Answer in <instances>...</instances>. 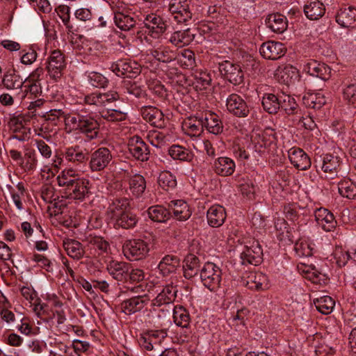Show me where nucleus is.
I'll list each match as a JSON object with an SVG mask.
<instances>
[{
  "instance_id": "obj_37",
  "label": "nucleus",
  "mask_w": 356,
  "mask_h": 356,
  "mask_svg": "<svg viewBox=\"0 0 356 356\" xmlns=\"http://www.w3.org/2000/svg\"><path fill=\"white\" fill-rule=\"evenodd\" d=\"M183 273L186 279H191L196 275L200 268L199 258L193 254H188L184 260Z\"/></svg>"
},
{
  "instance_id": "obj_19",
  "label": "nucleus",
  "mask_w": 356,
  "mask_h": 356,
  "mask_svg": "<svg viewBox=\"0 0 356 356\" xmlns=\"http://www.w3.org/2000/svg\"><path fill=\"white\" fill-rule=\"evenodd\" d=\"M130 268L131 266L129 264L115 260L111 261L106 266L109 275L119 282H125L128 280Z\"/></svg>"
},
{
  "instance_id": "obj_38",
  "label": "nucleus",
  "mask_w": 356,
  "mask_h": 356,
  "mask_svg": "<svg viewBox=\"0 0 356 356\" xmlns=\"http://www.w3.org/2000/svg\"><path fill=\"white\" fill-rule=\"evenodd\" d=\"M190 324L189 313L181 306H179V327L183 330V332L179 330V344L185 341L188 342V339L191 337V332L188 329Z\"/></svg>"
},
{
  "instance_id": "obj_41",
  "label": "nucleus",
  "mask_w": 356,
  "mask_h": 356,
  "mask_svg": "<svg viewBox=\"0 0 356 356\" xmlns=\"http://www.w3.org/2000/svg\"><path fill=\"white\" fill-rule=\"evenodd\" d=\"M114 22L120 29L124 31H129L136 25V20L133 17L120 11L115 12Z\"/></svg>"
},
{
  "instance_id": "obj_7",
  "label": "nucleus",
  "mask_w": 356,
  "mask_h": 356,
  "mask_svg": "<svg viewBox=\"0 0 356 356\" xmlns=\"http://www.w3.org/2000/svg\"><path fill=\"white\" fill-rule=\"evenodd\" d=\"M222 76L231 83L236 86L243 81L244 74L240 65L225 60L219 65Z\"/></svg>"
},
{
  "instance_id": "obj_21",
  "label": "nucleus",
  "mask_w": 356,
  "mask_h": 356,
  "mask_svg": "<svg viewBox=\"0 0 356 356\" xmlns=\"http://www.w3.org/2000/svg\"><path fill=\"white\" fill-rule=\"evenodd\" d=\"M129 209L130 202L128 198H115L109 204L106 213L108 217L113 221Z\"/></svg>"
},
{
  "instance_id": "obj_28",
  "label": "nucleus",
  "mask_w": 356,
  "mask_h": 356,
  "mask_svg": "<svg viewBox=\"0 0 356 356\" xmlns=\"http://www.w3.org/2000/svg\"><path fill=\"white\" fill-rule=\"evenodd\" d=\"M147 302V299L143 296H135L124 300L120 308L122 312L127 315L134 314L141 310Z\"/></svg>"
},
{
  "instance_id": "obj_40",
  "label": "nucleus",
  "mask_w": 356,
  "mask_h": 356,
  "mask_svg": "<svg viewBox=\"0 0 356 356\" xmlns=\"http://www.w3.org/2000/svg\"><path fill=\"white\" fill-rule=\"evenodd\" d=\"M113 222L116 227L131 229L137 225L138 217L129 209Z\"/></svg>"
},
{
  "instance_id": "obj_4",
  "label": "nucleus",
  "mask_w": 356,
  "mask_h": 356,
  "mask_svg": "<svg viewBox=\"0 0 356 356\" xmlns=\"http://www.w3.org/2000/svg\"><path fill=\"white\" fill-rule=\"evenodd\" d=\"M66 67L65 56L60 50L51 52L46 62V70L51 79L58 81L61 78Z\"/></svg>"
},
{
  "instance_id": "obj_34",
  "label": "nucleus",
  "mask_w": 356,
  "mask_h": 356,
  "mask_svg": "<svg viewBox=\"0 0 356 356\" xmlns=\"http://www.w3.org/2000/svg\"><path fill=\"white\" fill-rule=\"evenodd\" d=\"M80 177L72 168L63 170L57 177V182L60 187H63L66 193Z\"/></svg>"
},
{
  "instance_id": "obj_64",
  "label": "nucleus",
  "mask_w": 356,
  "mask_h": 356,
  "mask_svg": "<svg viewBox=\"0 0 356 356\" xmlns=\"http://www.w3.org/2000/svg\"><path fill=\"white\" fill-rule=\"evenodd\" d=\"M35 142L36 147L44 159H49L52 154L50 146L42 140H35Z\"/></svg>"
},
{
  "instance_id": "obj_32",
  "label": "nucleus",
  "mask_w": 356,
  "mask_h": 356,
  "mask_svg": "<svg viewBox=\"0 0 356 356\" xmlns=\"http://www.w3.org/2000/svg\"><path fill=\"white\" fill-rule=\"evenodd\" d=\"M63 246L67 255L74 259L79 260L84 256L85 250L83 245L74 239L63 240Z\"/></svg>"
},
{
  "instance_id": "obj_17",
  "label": "nucleus",
  "mask_w": 356,
  "mask_h": 356,
  "mask_svg": "<svg viewBox=\"0 0 356 356\" xmlns=\"http://www.w3.org/2000/svg\"><path fill=\"white\" fill-rule=\"evenodd\" d=\"M314 165L316 169L321 168L324 172L337 173L340 166V159L337 156L326 154L315 159Z\"/></svg>"
},
{
  "instance_id": "obj_15",
  "label": "nucleus",
  "mask_w": 356,
  "mask_h": 356,
  "mask_svg": "<svg viewBox=\"0 0 356 356\" xmlns=\"http://www.w3.org/2000/svg\"><path fill=\"white\" fill-rule=\"evenodd\" d=\"M291 163L299 170H307L312 165L309 156L302 149L292 147L288 151Z\"/></svg>"
},
{
  "instance_id": "obj_53",
  "label": "nucleus",
  "mask_w": 356,
  "mask_h": 356,
  "mask_svg": "<svg viewBox=\"0 0 356 356\" xmlns=\"http://www.w3.org/2000/svg\"><path fill=\"white\" fill-rule=\"evenodd\" d=\"M10 192L11 194V197L13 203L18 210H22L24 209L22 198L24 196V186L22 182H19L16 186V190L14 189L12 186H9Z\"/></svg>"
},
{
  "instance_id": "obj_16",
  "label": "nucleus",
  "mask_w": 356,
  "mask_h": 356,
  "mask_svg": "<svg viewBox=\"0 0 356 356\" xmlns=\"http://www.w3.org/2000/svg\"><path fill=\"white\" fill-rule=\"evenodd\" d=\"M303 71L311 76L318 77L322 80H328L331 76L330 67L323 63H319L315 60L307 62L303 67Z\"/></svg>"
},
{
  "instance_id": "obj_5",
  "label": "nucleus",
  "mask_w": 356,
  "mask_h": 356,
  "mask_svg": "<svg viewBox=\"0 0 356 356\" xmlns=\"http://www.w3.org/2000/svg\"><path fill=\"white\" fill-rule=\"evenodd\" d=\"M149 250L148 244L141 239L128 240L122 246L124 257L131 261H138L145 258Z\"/></svg>"
},
{
  "instance_id": "obj_24",
  "label": "nucleus",
  "mask_w": 356,
  "mask_h": 356,
  "mask_svg": "<svg viewBox=\"0 0 356 356\" xmlns=\"http://www.w3.org/2000/svg\"><path fill=\"white\" fill-rule=\"evenodd\" d=\"M336 21L341 27H355L356 26V8L353 6L341 8L336 15Z\"/></svg>"
},
{
  "instance_id": "obj_31",
  "label": "nucleus",
  "mask_w": 356,
  "mask_h": 356,
  "mask_svg": "<svg viewBox=\"0 0 356 356\" xmlns=\"http://www.w3.org/2000/svg\"><path fill=\"white\" fill-rule=\"evenodd\" d=\"M325 5L319 0H311L304 6L305 15L310 20L318 19L325 14Z\"/></svg>"
},
{
  "instance_id": "obj_9",
  "label": "nucleus",
  "mask_w": 356,
  "mask_h": 356,
  "mask_svg": "<svg viewBox=\"0 0 356 356\" xmlns=\"http://www.w3.org/2000/svg\"><path fill=\"white\" fill-rule=\"evenodd\" d=\"M111 70L118 76L134 77L140 72V65L129 59H122L113 63Z\"/></svg>"
},
{
  "instance_id": "obj_45",
  "label": "nucleus",
  "mask_w": 356,
  "mask_h": 356,
  "mask_svg": "<svg viewBox=\"0 0 356 356\" xmlns=\"http://www.w3.org/2000/svg\"><path fill=\"white\" fill-rule=\"evenodd\" d=\"M316 309L323 314H330L334 307V300L328 296H325L314 300Z\"/></svg>"
},
{
  "instance_id": "obj_56",
  "label": "nucleus",
  "mask_w": 356,
  "mask_h": 356,
  "mask_svg": "<svg viewBox=\"0 0 356 356\" xmlns=\"http://www.w3.org/2000/svg\"><path fill=\"white\" fill-rule=\"evenodd\" d=\"M188 0H179V24L191 21L192 13Z\"/></svg>"
},
{
  "instance_id": "obj_62",
  "label": "nucleus",
  "mask_w": 356,
  "mask_h": 356,
  "mask_svg": "<svg viewBox=\"0 0 356 356\" xmlns=\"http://www.w3.org/2000/svg\"><path fill=\"white\" fill-rule=\"evenodd\" d=\"M298 125H300L305 129L311 131L316 127V124L310 113L304 114L300 117L298 120Z\"/></svg>"
},
{
  "instance_id": "obj_13",
  "label": "nucleus",
  "mask_w": 356,
  "mask_h": 356,
  "mask_svg": "<svg viewBox=\"0 0 356 356\" xmlns=\"http://www.w3.org/2000/svg\"><path fill=\"white\" fill-rule=\"evenodd\" d=\"M286 51V48L283 43L272 40L264 42L259 48L261 55L269 60H277L282 57Z\"/></svg>"
},
{
  "instance_id": "obj_58",
  "label": "nucleus",
  "mask_w": 356,
  "mask_h": 356,
  "mask_svg": "<svg viewBox=\"0 0 356 356\" xmlns=\"http://www.w3.org/2000/svg\"><path fill=\"white\" fill-rule=\"evenodd\" d=\"M295 250L299 257H310L313 254L312 245L306 241H298L295 245Z\"/></svg>"
},
{
  "instance_id": "obj_44",
  "label": "nucleus",
  "mask_w": 356,
  "mask_h": 356,
  "mask_svg": "<svg viewBox=\"0 0 356 356\" xmlns=\"http://www.w3.org/2000/svg\"><path fill=\"white\" fill-rule=\"evenodd\" d=\"M149 218L158 222H165L170 216V211L160 205L150 207L147 210Z\"/></svg>"
},
{
  "instance_id": "obj_33",
  "label": "nucleus",
  "mask_w": 356,
  "mask_h": 356,
  "mask_svg": "<svg viewBox=\"0 0 356 356\" xmlns=\"http://www.w3.org/2000/svg\"><path fill=\"white\" fill-rule=\"evenodd\" d=\"M141 115L146 121L154 127H161L163 124V113L155 107H143L141 108Z\"/></svg>"
},
{
  "instance_id": "obj_35",
  "label": "nucleus",
  "mask_w": 356,
  "mask_h": 356,
  "mask_svg": "<svg viewBox=\"0 0 356 356\" xmlns=\"http://www.w3.org/2000/svg\"><path fill=\"white\" fill-rule=\"evenodd\" d=\"M267 26L275 33H283L287 28L286 17L280 13H273L269 15L266 19Z\"/></svg>"
},
{
  "instance_id": "obj_6",
  "label": "nucleus",
  "mask_w": 356,
  "mask_h": 356,
  "mask_svg": "<svg viewBox=\"0 0 356 356\" xmlns=\"http://www.w3.org/2000/svg\"><path fill=\"white\" fill-rule=\"evenodd\" d=\"M262 256L263 251L259 243L255 240L248 241L241 253V264L257 266L261 262Z\"/></svg>"
},
{
  "instance_id": "obj_20",
  "label": "nucleus",
  "mask_w": 356,
  "mask_h": 356,
  "mask_svg": "<svg viewBox=\"0 0 356 356\" xmlns=\"http://www.w3.org/2000/svg\"><path fill=\"white\" fill-rule=\"evenodd\" d=\"M315 219L318 225L325 232L332 231L337 226L334 215L325 208H320L315 211Z\"/></svg>"
},
{
  "instance_id": "obj_14",
  "label": "nucleus",
  "mask_w": 356,
  "mask_h": 356,
  "mask_svg": "<svg viewBox=\"0 0 356 356\" xmlns=\"http://www.w3.org/2000/svg\"><path fill=\"white\" fill-rule=\"evenodd\" d=\"M119 94L116 91H108L105 93H92L85 97V102L89 105L98 107H106L113 102L118 100Z\"/></svg>"
},
{
  "instance_id": "obj_57",
  "label": "nucleus",
  "mask_w": 356,
  "mask_h": 356,
  "mask_svg": "<svg viewBox=\"0 0 356 356\" xmlns=\"http://www.w3.org/2000/svg\"><path fill=\"white\" fill-rule=\"evenodd\" d=\"M343 99L356 107V83L348 84L343 90Z\"/></svg>"
},
{
  "instance_id": "obj_25",
  "label": "nucleus",
  "mask_w": 356,
  "mask_h": 356,
  "mask_svg": "<svg viewBox=\"0 0 356 356\" xmlns=\"http://www.w3.org/2000/svg\"><path fill=\"white\" fill-rule=\"evenodd\" d=\"M204 127L212 134L219 135L223 131V124L219 116L211 112H207L202 116Z\"/></svg>"
},
{
  "instance_id": "obj_18",
  "label": "nucleus",
  "mask_w": 356,
  "mask_h": 356,
  "mask_svg": "<svg viewBox=\"0 0 356 356\" xmlns=\"http://www.w3.org/2000/svg\"><path fill=\"white\" fill-rule=\"evenodd\" d=\"M63 158L68 162L74 165L86 163L88 159V153L86 149H82L79 145L71 146L65 148L63 153Z\"/></svg>"
},
{
  "instance_id": "obj_61",
  "label": "nucleus",
  "mask_w": 356,
  "mask_h": 356,
  "mask_svg": "<svg viewBox=\"0 0 356 356\" xmlns=\"http://www.w3.org/2000/svg\"><path fill=\"white\" fill-rule=\"evenodd\" d=\"M252 140L254 145L256 151L259 152H264V149L268 148L271 144V142L266 139L265 136H260L259 134L253 137Z\"/></svg>"
},
{
  "instance_id": "obj_63",
  "label": "nucleus",
  "mask_w": 356,
  "mask_h": 356,
  "mask_svg": "<svg viewBox=\"0 0 356 356\" xmlns=\"http://www.w3.org/2000/svg\"><path fill=\"white\" fill-rule=\"evenodd\" d=\"M148 88L159 97L165 95L164 86L157 80H149L147 81Z\"/></svg>"
},
{
  "instance_id": "obj_50",
  "label": "nucleus",
  "mask_w": 356,
  "mask_h": 356,
  "mask_svg": "<svg viewBox=\"0 0 356 356\" xmlns=\"http://www.w3.org/2000/svg\"><path fill=\"white\" fill-rule=\"evenodd\" d=\"M99 113L102 118L111 122L122 121L127 117L124 111L116 108H104Z\"/></svg>"
},
{
  "instance_id": "obj_23",
  "label": "nucleus",
  "mask_w": 356,
  "mask_h": 356,
  "mask_svg": "<svg viewBox=\"0 0 356 356\" xmlns=\"http://www.w3.org/2000/svg\"><path fill=\"white\" fill-rule=\"evenodd\" d=\"M90 188V181L79 177L65 193L72 199L83 200L88 195Z\"/></svg>"
},
{
  "instance_id": "obj_59",
  "label": "nucleus",
  "mask_w": 356,
  "mask_h": 356,
  "mask_svg": "<svg viewBox=\"0 0 356 356\" xmlns=\"http://www.w3.org/2000/svg\"><path fill=\"white\" fill-rule=\"evenodd\" d=\"M56 11L66 28L72 29V25L70 24V8L65 5H60Z\"/></svg>"
},
{
  "instance_id": "obj_36",
  "label": "nucleus",
  "mask_w": 356,
  "mask_h": 356,
  "mask_svg": "<svg viewBox=\"0 0 356 356\" xmlns=\"http://www.w3.org/2000/svg\"><path fill=\"white\" fill-rule=\"evenodd\" d=\"M83 241L85 242L90 248L99 251V254L108 253L110 250L109 243L101 236L90 234L86 236Z\"/></svg>"
},
{
  "instance_id": "obj_46",
  "label": "nucleus",
  "mask_w": 356,
  "mask_h": 356,
  "mask_svg": "<svg viewBox=\"0 0 356 356\" xmlns=\"http://www.w3.org/2000/svg\"><path fill=\"white\" fill-rule=\"evenodd\" d=\"M280 108L285 111L287 115H293L297 113L298 105L294 97L282 94L280 95Z\"/></svg>"
},
{
  "instance_id": "obj_1",
  "label": "nucleus",
  "mask_w": 356,
  "mask_h": 356,
  "mask_svg": "<svg viewBox=\"0 0 356 356\" xmlns=\"http://www.w3.org/2000/svg\"><path fill=\"white\" fill-rule=\"evenodd\" d=\"M65 122L67 126L70 127L72 129L78 130L89 140L95 139L99 136V124L91 115L81 113L67 115Z\"/></svg>"
},
{
  "instance_id": "obj_11",
  "label": "nucleus",
  "mask_w": 356,
  "mask_h": 356,
  "mask_svg": "<svg viewBox=\"0 0 356 356\" xmlns=\"http://www.w3.org/2000/svg\"><path fill=\"white\" fill-rule=\"evenodd\" d=\"M128 152L134 159L145 161L149 159V151L147 144L138 136L129 138L127 143Z\"/></svg>"
},
{
  "instance_id": "obj_48",
  "label": "nucleus",
  "mask_w": 356,
  "mask_h": 356,
  "mask_svg": "<svg viewBox=\"0 0 356 356\" xmlns=\"http://www.w3.org/2000/svg\"><path fill=\"white\" fill-rule=\"evenodd\" d=\"M338 190L340 195L344 197H356V184L349 179L341 181L338 184Z\"/></svg>"
},
{
  "instance_id": "obj_26",
  "label": "nucleus",
  "mask_w": 356,
  "mask_h": 356,
  "mask_svg": "<svg viewBox=\"0 0 356 356\" xmlns=\"http://www.w3.org/2000/svg\"><path fill=\"white\" fill-rule=\"evenodd\" d=\"M24 81L22 78L15 72H8L2 78V84L5 88L16 92V95H21Z\"/></svg>"
},
{
  "instance_id": "obj_10",
  "label": "nucleus",
  "mask_w": 356,
  "mask_h": 356,
  "mask_svg": "<svg viewBox=\"0 0 356 356\" xmlns=\"http://www.w3.org/2000/svg\"><path fill=\"white\" fill-rule=\"evenodd\" d=\"M227 111L234 115L239 118L247 117L250 113L249 106L246 102L238 94L232 93L226 99Z\"/></svg>"
},
{
  "instance_id": "obj_42",
  "label": "nucleus",
  "mask_w": 356,
  "mask_h": 356,
  "mask_svg": "<svg viewBox=\"0 0 356 356\" xmlns=\"http://www.w3.org/2000/svg\"><path fill=\"white\" fill-rule=\"evenodd\" d=\"M261 104L266 111L270 114H275L280 108V96L266 93L262 98Z\"/></svg>"
},
{
  "instance_id": "obj_49",
  "label": "nucleus",
  "mask_w": 356,
  "mask_h": 356,
  "mask_svg": "<svg viewBox=\"0 0 356 356\" xmlns=\"http://www.w3.org/2000/svg\"><path fill=\"white\" fill-rule=\"evenodd\" d=\"M179 66L191 70L195 66V54L189 49L179 50Z\"/></svg>"
},
{
  "instance_id": "obj_51",
  "label": "nucleus",
  "mask_w": 356,
  "mask_h": 356,
  "mask_svg": "<svg viewBox=\"0 0 356 356\" xmlns=\"http://www.w3.org/2000/svg\"><path fill=\"white\" fill-rule=\"evenodd\" d=\"M23 170L33 171L36 168L38 159L33 149L24 147Z\"/></svg>"
},
{
  "instance_id": "obj_30",
  "label": "nucleus",
  "mask_w": 356,
  "mask_h": 356,
  "mask_svg": "<svg viewBox=\"0 0 356 356\" xmlns=\"http://www.w3.org/2000/svg\"><path fill=\"white\" fill-rule=\"evenodd\" d=\"M144 24L154 37L159 36L165 29V24L161 17L154 13L146 16Z\"/></svg>"
},
{
  "instance_id": "obj_47",
  "label": "nucleus",
  "mask_w": 356,
  "mask_h": 356,
  "mask_svg": "<svg viewBox=\"0 0 356 356\" xmlns=\"http://www.w3.org/2000/svg\"><path fill=\"white\" fill-rule=\"evenodd\" d=\"M146 188L145 178L138 174L134 175L129 180V189L132 194L136 197L141 195Z\"/></svg>"
},
{
  "instance_id": "obj_8",
  "label": "nucleus",
  "mask_w": 356,
  "mask_h": 356,
  "mask_svg": "<svg viewBox=\"0 0 356 356\" xmlns=\"http://www.w3.org/2000/svg\"><path fill=\"white\" fill-rule=\"evenodd\" d=\"M113 156L106 147H99L90 155L89 165L92 172L104 170L112 161Z\"/></svg>"
},
{
  "instance_id": "obj_55",
  "label": "nucleus",
  "mask_w": 356,
  "mask_h": 356,
  "mask_svg": "<svg viewBox=\"0 0 356 356\" xmlns=\"http://www.w3.org/2000/svg\"><path fill=\"white\" fill-rule=\"evenodd\" d=\"M123 88L127 93L133 97L140 98L145 96V90L135 81H124Z\"/></svg>"
},
{
  "instance_id": "obj_12",
  "label": "nucleus",
  "mask_w": 356,
  "mask_h": 356,
  "mask_svg": "<svg viewBox=\"0 0 356 356\" xmlns=\"http://www.w3.org/2000/svg\"><path fill=\"white\" fill-rule=\"evenodd\" d=\"M243 284L252 290H266L269 287L266 275L261 272H249L243 277Z\"/></svg>"
},
{
  "instance_id": "obj_27",
  "label": "nucleus",
  "mask_w": 356,
  "mask_h": 356,
  "mask_svg": "<svg viewBox=\"0 0 356 356\" xmlns=\"http://www.w3.org/2000/svg\"><path fill=\"white\" fill-rule=\"evenodd\" d=\"M204 128L202 118L191 116L181 123V129L184 134L190 136H198Z\"/></svg>"
},
{
  "instance_id": "obj_39",
  "label": "nucleus",
  "mask_w": 356,
  "mask_h": 356,
  "mask_svg": "<svg viewBox=\"0 0 356 356\" xmlns=\"http://www.w3.org/2000/svg\"><path fill=\"white\" fill-rule=\"evenodd\" d=\"M325 102V97L321 92H307L302 97L303 104L313 109H320Z\"/></svg>"
},
{
  "instance_id": "obj_2",
  "label": "nucleus",
  "mask_w": 356,
  "mask_h": 356,
  "mask_svg": "<svg viewBox=\"0 0 356 356\" xmlns=\"http://www.w3.org/2000/svg\"><path fill=\"white\" fill-rule=\"evenodd\" d=\"M212 78L209 72L201 71L193 78L191 72L188 74L179 73V93L182 95L190 92L193 85L197 90H205L211 84Z\"/></svg>"
},
{
  "instance_id": "obj_52",
  "label": "nucleus",
  "mask_w": 356,
  "mask_h": 356,
  "mask_svg": "<svg viewBox=\"0 0 356 356\" xmlns=\"http://www.w3.org/2000/svg\"><path fill=\"white\" fill-rule=\"evenodd\" d=\"M178 266V259L176 257L167 255L159 264V268L163 274L174 273Z\"/></svg>"
},
{
  "instance_id": "obj_60",
  "label": "nucleus",
  "mask_w": 356,
  "mask_h": 356,
  "mask_svg": "<svg viewBox=\"0 0 356 356\" xmlns=\"http://www.w3.org/2000/svg\"><path fill=\"white\" fill-rule=\"evenodd\" d=\"M89 83L96 88H104L107 84V79L102 74L92 72L88 76Z\"/></svg>"
},
{
  "instance_id": "obj_54",
  "label": "nucleus",
  "mask_w": 356,
  "mask_h": 356,
  "mask_svg": "<svg viewBox=\"0 0 356 356\" xmlns=\"http://www.w3.org/2000/svg\"><path fill=\"white\" fill-rule=\"evenodd\" d=\"M296 74V69L291 65H286L284 67H279L276 70L275 76L279 81L289 84L293 76Z\"/></svg>"
},
{
  "instance_id": "obj_43",
  "label": "nucleus",
  "mask_w": 356,
  "mask_h": 356,
  "mask_svg": "<svg viewBox=\"0 0 356 356\" xmlns=\"http://www.w3.org/2000/svg\"><path fill=\"white\" fill-rule=\"evenodd\" d=\"M158 184L164 190L170 191L177 186V177L171 172L164 170L159 174Z\"/></svg>"
},
{
  "instance_id": "obj_29",
  "label": "nucleus",
  "mask_w": 356,
  "mask_h": 356,
  "mask_svg": "<svg viewBox=\"0 0 356 356\" xmlns=\"http://www.w3.org/2000/svg\"><path fill=\"white\" fill-rule=\"evenodd\" d=\"M234 161L226 156H222L217 159L213 163L214 172L220 176L232 175L235 170Z\"/></svg>"
},
{
  "instance_id": "obj_3",
  "label": "nucleus",
  "mask_w": 356,
  "mask_h": 356,
  "mask_svg": "<svg viewBox=\"0 0 356 356\" xmlns=\"http://www.w3.org/2000/svg\"><path fill=\"white\" fill-rule=\"evenodd\" d=\"M200 278L205 287L211 291L215 292L220 287L221 269L215 264L208 262L200 270Z\"/></svg>"
},
{
  "instance_id": "obj_22",
  "label": "nucleus",
  "mask_w": 356,
  "mask_h": 356,
  "mask_svg": "<svg viewBox=\"0 0 356 356\" xmlns=\"http://www.w3.org/2000/svg\"><path fill=\"white\" fill-rule=\"evenodd\" d=\"M227 218L225 209L219 204L209 207L207 212V222L212 227H220L223 225Z\"/></svg>"
}]
</instances>
